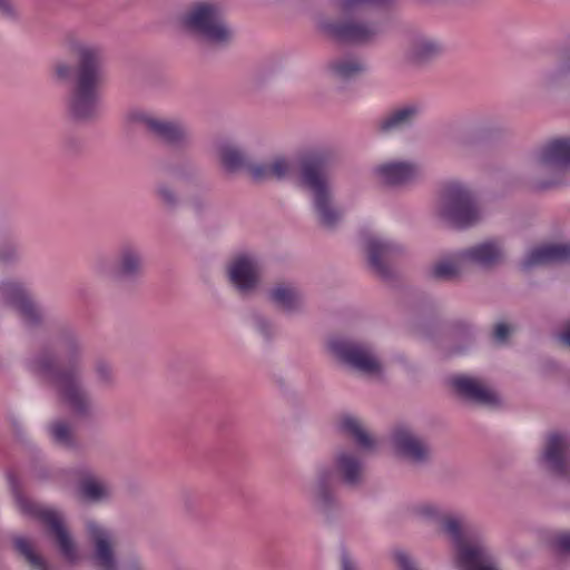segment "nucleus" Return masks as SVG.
<instances>
[{
	"label": "nucleus",
	"mask_w": 570,
	"mask_h": 570,
	"mask_svg": "<svg viewBox=\"0 0 570 570\" xmlns=\"http://www.w3.org/2000/svg\"><path fill=\"white\" fill-rule=\"evenodd\" d=\"M273 180H285L292 178L297 169L294 159L286 156H275L269 159Z\"/></svg>",
	"instance_id": "37"
},
{
	"label": "nucleus",
	"mask_w": 570,
	"mask_h": 570,
	"mask_svg": "<svg viewBox=\"0 0 570 570\" xmlns=\"http://www.w3.org/2000/svg\"><path fill=\"white\" fill-rule=\"evenodd\" d=\"M364 247L371 269L384 279L390 278V261L402 252V246L380 234H368L364 237Z\"/></svg>",
	"instance_id": "19"
},
{
	"label": "nucleus",
	"mask_w": 570,
	"mask_h": 570,
	"mask_svg": "<svg viewBox=\"0 0 570 570\" xmlns=\"http://www.w3.org/2000/svg\"><path fill=\"white\" fill-rule=\"evenodd\" d=\"M267 296L271 303L283 313L294 315L304 313L306 309L305 294L295 283H276L268 291Z\"/></svg>",
	"instance_id": "24"
},
{
	"label": "nucleus",
	"mask_w": 570,
	"mask_h": 570,
	"mask_svg": "<svg viewBox=\"0 0 570 570\" xmlns=\"http://www.w3.org/2000/svg\"><path fill=\"white\" fill-rule=\"evenodd\" d=\"M333 466L318 465L315 475L305 490V497L313 511L325 519L332 518L341 510V502L336 492V476L347 488H360L364 482V461L354 449H340L335 452Z\"/></svg>",
	"instance_id": "5"
},
{
	"label": "nucleus",
	"mask_w": 570,
	"mask_h": 570,
	"mask_svg": "<svg viewBox=\"0 0 570 570\" xmlns=\"http://www.w3.org/2000/svg\"><path fill=\"white\" fill-rule=\"evenodd\" d=\"M399 570H420L415 560L403 551H397L394 554Z\"/></svg>",
	"instance_id": "44"
},
{
	"label": "nucleus",
	"mask_w": 570,
	"mask_h": 570,
	"mask_svg": "<svg viewBox=\"0 0 570 570\" xmlns=\"http://www.w3.org/2000/svg\"><path fill=\"white\" fill-rule=\"evenodd\" d=\"M463 340L464 345L455 347L451 351V354H461L463 353L473 342V328L470 325H464L463 327Z\"/></svg>",
	"instance_id": "46"
},
{
	"label": "nucleus",
	"mask_w": 570,
	"mask_h": 570,
	"mask_svg": "<svg viewBox=\"0 0 570 570\" xmlns=\"http://www.w3.org/2000/svg\"><path fill=\"white\" fill-rule=\"evenodd\" d=\"M86 534L90 546V562L95 570H120L116 533L106 525L86 521Z\"/></svg>",
	"instance_id": "12"
},
{
	"label": "nucleus",
	"mask_w": 570,
	"mask_h": 570,
	"mask_svg": "<svg viewBox=\"0 0 570 570\" xmlns=\"http://www.w3.org/2000/svg\"><path fill=\"white\" fill-rule=\"evenodd\" d=\"M539 463L557 476H570V436L558 432L550 433L546 439Z\"/></svg>",
	"instance_id": "16"
},
{
	"label": "nucleus",
	"mask_w": 570,
	"mask_h": 570,
	"mask_svg": "<svg viewBox=\"0 0 570 570\" xmlns=\"http://www.w3.org/2000/svg\"><path fill=\"white\" fill-rule=\"evenodd\" d=\"M177 23L187 37L215 47H226L235 37L222 6L212 0L191 2L179 14Z\"/></svg>",
	"instance_id": "7"
},
{
	"label": "nucleus",
	"mask_w": 570,
	"mask_h": 570,
	"mask_svg": "<svg viewBox=\"0 0 570 570\" xmlns=\"http://www.w3.org/2000/svg\"><path fill=\"white\" fill-rule=\"evenodd\" d=\"M390 443L395 455L412 465L422 466L432 459L429 441L409 424L394 425L390 433Z\"/></svg>",
	"instance_id": "13"
},
{
	"label": "nucleus",
	"mask_w": 570,
	"mask_h": 570,
	"mask_svg": "<svg viewBox=\"0 0 570 570\" xmlns=\"http://www.w3.org/2000/svg\"><path fill=\"white\" fill-rule=\"evenodd\" d=\"M254 330L266 341H269L275 335L274 324L266 316L255 313L250 318Z\"/></svg>",
	"instance_id": "40"
},
{
	"label": "nucleus",
	"mask_w": 570,
	"mask_h": 570,
	"mask_svg": "<svg viewBox=\"0 0 570 570\" xmlns=\"http://www.w3.org/2000/svg\"><path fill=\"white\" fill-rule=\"evenodd\" d=\"M569 261L570 244H544L531 248L523 258L521 266L524 271H529L537 266Z\"/></svg>",
	"instance_id": "27"
},
{
	"label": "nucleus",
	"mask_w": 570,
	"mask_h": 570,
	"mask_svg": "<svg viewBox=\"0 0 570 570\" xmlns=\"http://www.w3.org/2000/svg\"><path fill=\"white\" fill-rule=\"evenodd\" d=\"M468 272H489L504 262L505 252L498 240H484L459 249Z\"/></svg>",
	"instance_id": "17"
},
{
	"label": "nucleus",
	"mask_w": 570,
	"mask_h": 570,
	"mask_svg": "<svg viewBox=\"0 0 570 570\" xmlns=\"http://www.w3.org/2000/svg\"><path fill=\"white\" fill-rule=\"evenodd\" d=\"M557 544L561 550L570 552V533L559 535Z\"/></svg>",
	"instance_id": "49"
},
{
	"label": "nucleus",
	"mask_w": 570,
	"mask_h": 570,
	"mask_svg": "<svg viewBox=\"0 0 570 570\" xmlns=\"http://www.w3.org/2000/svg\"><path fill=\"white\" fill-rule=\"evenodd\" d=\"M560 338L566 345L570 346V323L568 324L564 332L560 335Z\"/></svg>",
	"instance_id": "51"
},
{
	"label": "nucleus",
	"mask_w": 570,
	"mask_h": 570,
	"mask_svg": "<svg viewBox=\"0 0 570 570\" xmlns=\"http://www.w3.org/2000/svg\"><path fill=\"white\" fill-rule=\"evenodd\" d=\"M249 177L256 183L273 180L271 160L266 161H252L245 170Z\"/></svg>",
	"instance_id": "39"
},
{
	"label": "nucleus",
	"mask_w": 570,
	"mask_h": 570,
	"mask_svg": "<svg viewBox=\"0 0 570 570\" xmlns=\"http://www.w3.org/2000/svg\"><path fill=\"white\" fill-rule=\"evenodd\" d=\"M227 277L239 295H253L261 282V265L257 257L247 253L236 255L228 263Z\"/></svg>",
	"instance_id": "15"
},
{
	"label": "nucleus",
	"mask_w": 570,
	"mask_h": 570,
	"mask_svg": "<svg viewBox=\"0 0 570 570\" xmlns=\"http://www.w3.org/2000/svg\"><path fill=\"white\" fill-rule=\"evenodd\" d=\"M13 547L16 551L26 559L32 570H52L46 560L36 552L32 542L24 537H14Z\"/></svg>",
	"instance_id": "35"
},
{
	"label": "nucleus",
	"mask_w": 570,
	"mask_h": 570,
	"mask_svg": "<svg viewBox=\"0 0 570 570\" xmlns=\"http://www.w3.org/2000/svg\"><path fill=\"white\" fill-rule=\"evenodd\" d=\"M487 125L488 121L481 118L461 124L458 128L456 139L462 144L479 141L485 137L488 130Z\"/></svg>",
	"instance_id": "36"
},
{
	"label": "nucleus",
	"mask_w": 570,
	"mask_h": 570,
	"mask_svg": "<svg viewBox=\"0 0 570 570\" xmlns=\"http://www.w3.org/2000/svg\"><path fill=\"white\" fill-rule=\"evenodd\" d=\"M410 514L420 522L439 525V531L452 547L450 556L452 570H499L490 547L470 529L464 514L448 510L443 504L434 501L412 504Z\"/></svg>",
	"instance_id": "3"
},
{
	"label": "nucleus",
	"mask_w": 570,
	"mask_h": 570,
	"mask_svg": "<svg viewBox=\"0 0 570 570\" xmlns=\"http://www.w3.org/2000/svg\"><path fill=\"white\" fill-rule=\"evenodd\" d=\"M68 51L76 58L72 68L65 61L55 65V75L60 80L73 76V86L67 100V111L78 121H88L97 117L99 110L98 89L104 82L105 48L102 45L69 35L66 38Z\"/></svg>",
	"instance_id": "2"
},
{
	"label": "nucleus",
	"mask_w": 570,
	"mask_h": 570,
	"mask_svg": "<svg viewBox=\"0 0 570 570\" xmlns=\"http://www.w3.org/2000/svg\"><path fill=\"white\" fill-rule=\"evenodd\" d=\"M47 429L48 434L55 444L65 449H73L77 446L75 429L68 420L58 417L51 421Z\"/></svg>",
	"instance_id": "33"
},
{
	"label": "nucleus",
	"mask_w": 570,
	"mask_h": 570,
	"mask_svg": "<svg viewBox=\"0 0 570 570\" xmlns=\"http://www.w3.org/2000/svg\"><path fill=\"white\" fill-rule=\"evenodd\" d=\"M328 153H315L299 163V183L307 190L317 223L326 229H335L344 217L335 199L333 180L324 167Z\"/></svg>",
	"instance_id": "6"
},
{
	"label": "nucleus",
	"mask_w": 570,
	"mask_h": 570,
	"mask_svg": "<svg viewBox=\"0 0 570 570\" xmlns=\"http://www.w3.org/2000/svg\"><path fill=\"white\" fill-rule=\"evenodd\" d=\"M66 365L57 367V355L50 350H41L33 354L27 366L32 373L48 379L55 387L58 401L75 419L94 421L99 407L83 381L82 345L78 335L66 330L60 337Z\"/></svg>",
	"instance_id": "1"
},
{
	"label": "nucleus",
	"mask_w": 570,
	"mask_h": 570,
	"mask_svg": "<svg viewBox=\"0 0 570 570\" xmlns=\"http://www.w3.org/2000/svg\"><path fill=\"white\" fill-rule=\"evenodd\" d=\"M421 111V104L415 101L395 106L377 120L376 130L383 135L405 130L413 126Z\"/></svg>",
	"instance_id": "23"
},
{
	"label": "nucleus",
	"mask_w": 570,
	"mask_h": 570,
	"mask_svg": "<svg viewBox=\"0 0 570 570\" xmlns=\"http://www.w3.org/2000/svg\"><path fill=\"white\" fill-rule=\"evenodd\" d=\"M174 178L181 181L194 180L198 176L197 167L190 160H184L170 169Z\"/></svg>",
	"instance_id": "42"
},
{
	"label": "nucleus",
	"mask_w": 570,
	"mask_h": 570,
	"mask_svg": "<svg viewBox=\"0 0 570 570\" xmlns=\"http://www.w3.org/2000/svg\"><path fill=\"white\" fill-rule=\"evenodd\" d=\"M327 348L340 363L364 376L381 379L384 374L383 363L368 342L336 335L327 341Z\"/></svg>",
	"instance_id": "11"
},
{
	"label": "nucleus",
	"mask_w": 570,
	"mask_h": 570,
	"mask_svg": "<svg viewBox=\"0 0 570 570\" xmlns=\"http://www.w3.org/2000/svg\"><path fill=\"white\" fill-rule=\"evenodd\" d=\"M445 49V43L439 37L413 32L406 39L404 60L411 66L423 67L439 59Z\"/></svg>",
	"instance_id": "18"
},
{
	"label": "nucleus",
	"mask_w": 570,
	"mask_h": 570,
	"mask_svg": "<svg viewBox=\"0 0 570 570\" xmlns=\"http://www.w3.org/2000/svg\"><path fill=\"white\" fill-rule=\"evenodd\" d=\"M150 135L161 142L178 149H186L193 142V134L181 121L158 117Z\"/></svg>",
	"instance_id": "25"
},
{
	"label": "nucleus",
	"mask_w": 570,
	"mask_h": 570,
	"mask_svg": "<svg viewBox=\"0 0 570 570\" xmlns=\"http://www.w3.org/2000/svg\"><path fill=\"white\" fill-rule=\"evenodd\" d=\"M0 16L10 20L18 18V9L12 0H0Z\"/></svg>",
	"instance_id": "45"
},
{
	"label": "nucleus",
	"mask_w": 570,
	"mask_h": 570,
	"mask_svg": "<svg viewBox=\"0 0 570 570\" xmlns=\"http://www.w3.org/2000/svg\"><path fill=\"white\" fill-rule=\"evenodd\" d=\"M391 0H328L332 11L318 10L312 14L315 31L330 40L354 46L377 42L386 31V21L377 9Z\"/></svg>",
	"instance_id": "4"
},
{
	"label": "nucleus",
	"mask_w": 570,
	"mask_h": 570,
	"mask_svg": "<svg viewBox=\"0 0 570 570\" xmlns=\"http://www.w3.org/2000/svg\"><path fill=\"white\" fill-rule=\"evenodd\" d=\"M373 174L382 185L399 187L414 181L421 175V168L411 160L389 159L377 164Z\"/></svg>",
	"instance_id": "21"
},
{
	"label": "nucleus",
	"mask_w": 570,
	"mask_h": 570,
	"mask_svg": "<svg viewBox=\"0 0 570 570\" xmlns=\"http://www.w3.org/2000/svg\"><path fill=\"white\" fill-rule=\"evenodd\" d=\"M217 156L222 166L229 173L246 170L250 160L243 148L232 141H220L217 145Z\"/></svg>",
	"instance_id": "30"
},
{
	"label": "nucleus",
	"mask_w": 570,
	"mask_h": 570,
	"mask_svg": "<svg viewBox=\"0 0 570 570\" xmlns=\"http://www.w3.org/2000/svg\"><path fill=\"white\" fill-rule=\"evenodd\" d=\"M531 171L533 187L538 190L563 185L570 173V136L547 141L533 158Z\"/></svg>",
	"instance_id": "10"
},
{
	"label": "nucleus",
	"mask_w": 570,
	"mask_h": 570,
	"mask_svg": "<svg viewBox=\"0 0 570 570\" xmlns=\"http://www.w3.org/2000/svg\"><path fill=\"white\" fill-rule=\"evenodd\" d=\"M8 483L14 498L17 508L21 513L40 520L47 528L60 556L69 563L79 560V547L69 530L62 513L56 509L45 507L27 498L19 488V481L12 473L8 474Z\"/></svg>",
	"instance_id": "8"
},
{
	"label": "nucleus",
	"mask_w": 570,
	"mask_h": 570,
	"mask_svg": "<svg viewBox=\"0 0 570 570\" xmlns=\"http://www.w3.org/2000/svg\"><path fill=\"white\" fill-rule=\"evenodd\" d=\"M110 273L120 282L135 283L139 281L145 273V258L141 247L132 242L120 244Z\"/></svg>",
	"instance_id": "20"
},
{
	"label": "nucleus",
	"mask_w": 570,
	"mask_h": 570,
	"mask_svg": "<svg viewBox=\"0 0 570 570\" xmlns=\"http://www.w3.org/2000/svg\"><path fill=\"white\" fill-rule=\"evenodd\" d=\"M159 116L156 114L141 109V108H131L126 114V120L128 124L132 126H140L145 128L149 134L153 130V127Z\"/></svg>",
	"instance_id": "38"
},
{
	"label": "nucleus",
	"mask_w": 570,
	"mask_h": 570,
	"mask_svg": "<svg viewBox=\"0 0 570 570\" xmlns=\"http://www.w3.org/2000/svg\"><path fill=\"white\" fill-rule=\"evenodd\" d=\"M511 330L505 323H499L494 327L493 336L498 343H504L510 334Z\"/></svg>",
	"instance_id": "47"
},
{
	"label": "nucleus",
	"mask_w": 570,
	"mask_h": 570,
	"mask_svg": "<svg viewBox=\"0 0 570 570\" xmlns=\"http://www.w3.org/2000/svg\"><path fill=\"white\" fill-rule=\"evenodd\" d=\"M450 383L456 393L471 402L487 406L500 403L498 394L482 379L458 374L450 379Z\"/></svg>",
	"instance_id": "22"
},
{
	"label": "nucleus",
	"mask_w": 570,
	"mask_h": 570,
	"mask_svg": "<svg viewBox=\"0 0 570 570\" xmlns=\"http://www.w3.org/2000/svg\"><path fill=\"white\" fill-rule=\"evenodd\" d=\"M0 298L11 306L28 328H37L45 322V313L26 287L16 281H0Z\"/></svg>",
	"instance_id": "14"
},
{
	"label": "nucleus",
	"mask_w": 570,
	"mask_h": 570,
	"mask_svg": "<svg viewBox=\"0 0 570 570\" xmlns=\"http://www.w3.org/2000/svg\"><path fill=\"white\" fill-rule=\"evenodd\" d=\"M78 476V495L89 503H100L112 497V488L104 478L92 473L88 469L77 471Z\"/></svg>",
	"instance_id": "26"
},
{
	"label": "nucleus",
	"mask_w": 570,
	"mask_h": 570,
	"mask_svg": "<svg viewBox=\"0 0 570 570\" xmlns=\"http://www.w3.org/2000/svg\"><path fill=\"white\" fill-rule=\"evenodd\" d=\"M435 215L459 229L470 228L482 219V210L474 194L458 181L443 186L435 204Z\"/></svg>",
	"instance_id": "9"
},
{
	"label": "nucleus",
	"mask_w": 570,
	"mask_h": 570,
	"mask_svg": "<svg viewBox=\"0 0 570 570\" xmlns=\"http://www.w3.org/2000/svg\"><path fill=\"white\" fill-rule=\"evenodd\" d=\"M341 570H357L356 562L347 552L341 554Z\"/></svg>",
	"instance_id": "48"
},
{
	"label": "nucleus",
	"mask_w": 570,
	"mask_h": 570,
	"mask_svg": "<svg viewBox=\"0 0 570 570\" xmlns=\"http://www.w3.org/2000/svg\"><path fill=\"white\" fill-rule=\"evenodd\" d=\"M338 430L353 439L356 445L364 451L375 448V440L367 431L365 423L353 414H343L337 422Z\"/></svg>",
	"instance_id": "29"
},
{
	"label": "nucleus",
	"mask_w": 570,
	"mask_h": 570,
	"mask_svg": "<svg viewBox=\"0 0 570 570\" xmlns=\"http://www.w3.org/2000/svg\"><path fill=\"white\" fill-rule=\"evenodd\" d=\"M154 196L159 206L169 213L176 212L183 203L177 188L168 180H159L155 184Z\"/></svg>",
	"instance_id": "34"
},
{
	"label": "nucleus",
	"mask_w": 570,
	"mask_h": 570,
	"mask_svg": "<svg viewBox=\"0 0 570 570\" xmlns=\"http://www.w3.org/2000/svg\"><path fill=\"white\" fill-rule=\"evenodd\" d=\"M469 273L465 264L461 261L459 250L436 262L432 267V275L435 278L450 281Z\"/></svg>",
	"instance_id": "32"
},
{
	"label": "nucleus",
	"mask_w": 570,
	"mask_h": 570,
	"mask_svg": "<svg viewBox=\"0 0 570 570\" xmlns=\"http://www.w3.org/2000/svg\"><path fill=\"white\" fill-rule=\"evenodd\" d=\"M328 76L341 82L356 79L366 71L365 62L357 56L344 55L331 59L326 65Z\"/></svg>",
	"instance_id": "28"
},
{
	"label": "nucleus",
	"mask_w": 570,
	"mask_h": 570,
	"mask_svg": "<svg viewBox=\"0 0 570 570\" xmlns=\"http://www.w3.org/2000/svg\"><path fill=\"white\" fill-rule=\"evenodd\" d=\"M95 377L99 385L111 386L115 382V375L111 365L105 360H98L95 363Z\"/></svg>",
	"instance_id": "41"
},
{
	"label": "nucleus",
	"mask_w": 570,
	"mask_h": 570,
	"mask_svg": "<svg viewBox=\"0 0 570 570\" xmlns=\"http://www.w3.org/2000/svg\"><path fill=\"white\" fill-rule=\"evenodd\" d=\"M20 257L19 246L14 242L0 244V263L8 264L17 262Z\"/></svg>",
	"instance_id": "43"
},
{
	"label": "nucleus",
	"mask_w": 570,
	"mask_h": 570,
	"mask_svg": "<svg viewBox=\"0 0 570 570\" xmlns=\"http://www.w3.org/2000/svg\"><path fill=\"white\" fill-rule=\"evenodd\" d=\"M540 81L547 88L570 83V50L558 56L556 65L541 73Z\"/></svg>",
	"instance_id": "31"
},
{
	"label": "nucleus",
	"mask_w": 570,
	"mask_h": 570,
	"mask_svg": "<svg viewBox=\"0 0 570 570\" xmlns=\"http://www.w3.org/2000/svg\"><path fill=\"white\" fill-rule=\"evenodd\" d=\"M124 570H145V567L144 564L141 563L140 560L138 559H135L130 562H128L126 566H125V569Z\"/></svg>",
	"instance_id": "50"
}]
</instances>
